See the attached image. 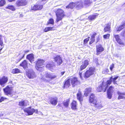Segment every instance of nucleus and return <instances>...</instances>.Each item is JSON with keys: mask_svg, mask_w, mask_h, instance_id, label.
Returning a JSON list of instances; mask_svg holds the SVG:
<instances>
[{"mask_svg": "<svg viewBox=\"0 0 125 125\" xmlns=\"http://www.w3.org/2000/svg\"><path fill=\"white\" fill-rule=\"evenodd\" d=\"M80 82L78 78L76 77H73L71 78H68L65 79L63 82L62 87L63 89H67L71 85L74 87L80 84Z\"/></svg>", "mask_w": 125, "mask_h": 125, "instance_id": "obj_1", "label": "nucleus"}, {"mask_svg": "<svg viewBox=\"0 0 125 125\" xmlns=\"http://www.w3.org/2000/svg\"><path fill=\"white\" fill-rule=\"evenodd\" d=\"M89 102L92 106L97 108H100L102 107V105L100 102L98 101L96 99L94 94H91L89 96Z\"/></svg>", "mask_w": 125, "mask_h": 125, "instance_id": "obj_2", "label": "nucleus"}, {"mask_svg": "<svg viewBox=\"0 0 125 125\" xmlns=\"http://www.w3.org/2000/svg\"><path fill=\"white\" fill-rule=\"evenodd\" d=\"M56 16L55 22H58L62 21L64 17L66 16V14L64 11L61 8H58L55 11Z\"/></svg>", "mask_w": 125, "mask_h": 125, "instance_id": "obj_3", "label": "nucleus"}, {"mask_svg": "<svg viewBox=\"0 0 125 125\" xmlns=\"http://www.w3.org/2000/svg\"><path fill=\"white\" fill-rule=\"evenodd\" d=\"M8 85L3 89L5 94L7 95H11L12 94L14 84L12 81H9L8 83Z\"/></svg>", "mask_w": 125, "mask_h": 125, "instance_id": "obj_4", "label": "nucleus"}, {"mask_svg": "<svg viewBox=\"0 0 125 125\" xmlns=\"http://www.w3.org/2000/svg\"><path fill=\"white\" fill-rule=\"evenodd\" d=\"M45 61L43 60L38 59L36 62L35 68L38 71L42 72L44 70Z\"/></svg>", "mask_w": 125, "mask_h": 125, "instance_id": "obj_5", "label": "nucleus"}, {"mask_svg": "<svg viewBox=\"0 0 125 125\" xmlns=\"http://www.w3.org/2000/svg\"><path fill=\"white\" fill-rule=\"evenodd\" d=\"M96 69L94 67H90L88 68L84 73L83 75V77L85 79H87L93 75Z\"/></svg>", "mask_w": 125, "mask_h": 125, "instance_id": "obj_6", "label": "nucleus"}, {"mask_svg": "<svg viewBox=\"0 0 125 125\" xmlns=\"http://www.w3.org/2000/svg\"><path fill=\"white\" fill-rule=\"evenodd\" d=\"M45 78L48 79H46L44 78H42V79L46 82H49L50 80H51L55 78L56 76L54 75H53L52 73H51L48 72H46L44 75Z\"/></svg>", "mask_w": 125, "mask_h": 125, "instance_id": "obj_7", "label": "nucleus"}, {"mask_svg": "<svg viewBox=\"0 0 125 125\" xmlns=\"http://www.w3.org/2000/svg\"><path fill=\"white\" fill-rule=\"evenodd\" d=\"M40 1L38 3L34 5L33 6H31V10L34 11L40 10H41L43 7V5L45 4V3H42V4H41Z\"/></svg>", "mask_w": 125, "mask_h": 125, "instance_id": "obj_8", "label": "nucleus"}, {"mask_svg": "<svg viewBox=\"0 0 125 125\" xmlns=\"http://www.w3.org/2000/svg\"><path fill=\"white\" fill-rule=\"evenodd\" d=\"M114 89V87L112 85L110 86L107 89V97L109 99H111L112 98Z\"/></svg>", "mask_w": 125, "mask_h": 125, "instance_id": "obj_9", "label": "nucleus"}, {"mask_svg": "<svg viewBox=\"0 0 125 125\" xmlns=\"http://www.w3.org/2000/svg\"><path fill=\"white\" fill-rule=\"evenodd\" d=\"M24 111L25 112L27 113L28 115H32L35 112L36 113H37L38 112L37 109H34L33 108H31V106L27 108L26 109H24Z\"/></svg>", "mask_w": 125, "mask_h": 125, "instance_id": "obj_10", "label": "nucleus"}, {"mask_svg": "<svg viewBox=\"0 0 125 125\" xmlns=\"http://www.w3.org/2000/svg\"><path fill=\"white\" fill-rule=\"evenodd\" d=\"M53 59L54 61L56 63L57 66H59L62 63V60L60 55H57L53 57Z\"/></svg>", "mask_w": 125, "mask_h": 125, "instance_id": "obj_11", "label": "nucleus"}, {"mask_svg": "<svg viewBox=\"0 0 125 125\" xmlns=\"http://www.w3.org/2000/svg\"><path fill=\"white\" fill-rule=\"evenodd\" d=\"M28 3L27 0H17L16 2L17 7L24 6L26 5Z\"/></svg>", "mask_w": 125, "mask_h": 125, "instance_id": "obj_12", "label": "nucleus"}, {"mask_svg": "<svg viewBox=\"0 0 125 125\" xmlns=\"http://www.w3.org/2000/svg\"><path fill=\"white\" fill-rule=\"evenodd\" d=\"M106 87V85L105 83L103 81L101 84H100L97 87L96 90L97 92H100L103 91L104 92H105L106 91H104V90Z\"/></svg>", "mask_w": 125, "mask_h": 125, "instance_id": "obj_13", "label": "nucleus"}, {"mask_svg": "<svg viewBox=\"0 0 125 125\" xmlns=\"http://www.w3.org/2000/svg\"><path fill=\"white\" fill-rule=\"evenodd\" d=\"M96 54L98 55L101 53L103 52L104 50V48L103 46L101 44H99L96 46Z\"/></svg>", "mask_w": 125, "mask_h": 125, "instance_id": "obj_14", "label": "nucleus"}, {"mask_svg": "<svg viewBox=\"0 0 125 125\" xmlns=\"http://www.w3.org/2000/svg\"><path fill=\"white\" fill-rule=\"evenodd\" d=\"M77 99L79 101L80 104L83 100V95L82 92L81 90H79L78 93L76 94Z\"/></svg>", "mask_w": 125, "mask_h": 125, "instance_id": "obj_15", "label": "nucleus"}, {"mask_svg": "<svg viewBox=\"0 0 125 125\" xmlns=\"http://www.w3.org/2000/svg\"><path fill=\"white\" fill-rule=\"evenodd\" d=\"M26 75L29 79H33L36 76L35 73L33 71L28 70L26 72Z\"/></svg>", "mask_w": 125, "mask_h": 125, "instance_id": "obj_16", "label": "nucleus"}, {"mask_svg": "<svg viewBox=\"0 0 125 125\" xmlns=\"http://www.w3.org/2000/svg\"><path fill=\"white\" fill-rule=\"evenodd\" d=\"M58 102V99L56 97H51L48 103L51 104L53 106H55L57 104Z\"/></svg>", "mask_w": 125, "mask_h": 125, "instance_id": "obj_17", "label": "nucleus"}, {"mask_svg": "<svg viewBox=\"0 0 125 125\" xmlns=\"http://www.w3.org/2000/svg\"><path fill=\"white\" fill-rule=\"evenodd\" d=\"M8 78L7 77L3 76L0 78V85L4 87L5 84L8 82Z\"/></svg>", "mask_w": 125, "mask_h": 125, "instance_id": "obj_18", "label": "nucleus"}, {"mask_svg": "<svg viewBox=\"0 0 125 125\" xmlns=\"http://www.w3.org/2000/svg\"><path fill=\"white\" fill-rule=\"evenodd\" d=\"M71 108L73 110L78 109V104L77 102L74 100H73L71 103Z\"/></svg>", "mask_w": 125, "mask_h": 125, "instance_id": "obj_19", "label": "nucleus"}, {"mask_svg": "<svg viewBox=\"0 0 125 125\" xmlns=\"http://www.w3.org/2000/svg\"><path fill=\"white\" fill-rule=\"evenodd\" d=\"M89 64V61L87 60H84L80 66V71H82L85 69Z\"/></svg>", "mask_w": 125, "mask_h": 125, "instance_id": "obj_20", "label": "nucleus"}, {"mask_svg": "<svg viewBox=\"0 0 125 125\" xmlns=\"http://www.w3.org/2000/svg\"><path fill=\"white\" fill-rule=\"evenodd\" d=\"M28 101L26 100H22L19 102L18 105L21 108H24L27 105Z\"/></svg>", "mask_w": 125, "mask_h": 125, "instance_id": "obj_21", "label": "nucleus"}, {"mask_svg": "<svg viewBox=\"0 0 125 125\" xmlns=\"http://www.w3.org/2000/svg\"><path fill=\"white\" fill-rule=\"evenodd\" d=\"M115 37L117 42L120 45H124V43L123 42L120 38L119 35L118 34L115 35H114Z\"/></svg>", "mask_w": 125, "mask_h": 125, "instance_id": "obj_22", "label": "nucleus"}, {"mask_svg": "<svg viewBox=\"0 0 125 125\" xmlns=\"http://www.w3.org/2000/svg\"><path fill=\"white\" fill-rule=\"evenodd\" d=\"M26 58L29 60L31 63H32L34 61V55L32 53L29 54L26 56Z\"/></svg>", "mask_w": 125, "mask_h": 125, "instance_id": "obj_23", "label": "nucleus"}, {"mask_svg": "<svg viewBox=\"0 0 125 125\" xmlns=\"http://www.w3.org/2000/svg\"><path fill=\"white\" fill-rule=\"evenodd\" d=\"M19 65L22 67L24 69H26L28 68V62L26 60H24L20 63Z\"/></svg>", "mask_w": 125, "mask_h": 125, "instance_id": "obj_24", "label": "nucleus"}, {"mask_svg": "<svg viewBox=\"0 0 125 125\" xmlns=\"http://www.w3.org/2000/svg\"><path fill=\"white\" fill-rule=\"evenodd\" d=\"M125 27V21L122 22V24L117 27L115 29L116 32H119L124 29Z\"/></svg>", "mask_w": 125, "mask_h": 125, "instance_id": "obj_25", "label": "nucleus"}, {"mask_svg": "<svg viewBox=\"0 0 125 125\" xmlns=\"http://www.w3.org/2000/svg\"><path fill=\"white\" fill-rule=\"evenodd\" d=\"M92 88L91 87H89L86 88L84 91V95L86 97L88 96L89 94L92 92Z\"/></svg>", "mask_w": 125, "mask_h": 125, "instance_id": "obj_26", "label": "nucleus"}, {"mask_svg": "<svg viewBox=\"0 0 125 125\" xmlns=\"http://www.w3.org/2000/svg\"><path fill=\"white\" fill-rule=\"evenodd\" d=\"M99 15V14L95 13V14L90 15L88 17V19L89 21H93L96 19Z\"/></svg>", "mask_w": 125, "mask_h": 125, "instance_id": "obj_27", "label": "nucleus"}, {"mask_svg": "<svg viewBox=\"0 0 125 125\" xmlns=\"http://www.w3.org/2000/svg\"><path fill=\"white\" fill-rule=\"evenodd\" d=\"M113 79V76H112L110 78L109 80H107L106 82V84H105L106 87L104 90V91H106V90L108 87V86L111 84L112 82V79Z\"/></svg>", "mask_w": 125, "mask_h": 125, "instance_id": "obj_28", "label": "nucleus"}, {"mask_svg": "<svg viewBox=\"0 0 125 125\" xmlns=\"http://www.w3.org/2000/svg\"><path fill=\"white\" fill-rule=\"evenodd\" d=\"M111 25L110 23H108L106 24L104 28V32H110Z\"/></svg>", "mask_w": 125, "mask_h": 125, "instance_id": "obj_29", "label": "nucleus"}, {"mask_svg": "<svg viewBox=\"0 0 125 125\" xmlns=\"http://www.w3.org/2000/svg\"><path fill=\"white\" fill-rule=\"evenodd\" d=\"M117 94L118 95L117 98L118 99H125V93H121L119 91H118Z\"/></svg>", "mask_w": 125, "mask_h": 125, "instance_id": "obj_30", "label": "nucleus"}, {"mask_svg": "<svg viewBox=\"0 0 125 125\" xmlns=\"http://www.w3.org/2000/svg\"><path fill=\"white\" fill-rule=\"evenodd\" d=\"M70 102V98L66 100H64L63 103V105L66 107H68L69 105Z\"/></svg>", "mask_w": 125, "mask_h": 125, "instance_id": "obj_31", "label": "nucleus"}, {"mask_svg": "<svg viewBox=\"0 0 125 125\" xmlns=\"http://www.w3.org/2000/svg\"><path fill=\"white\" fill-rule=\"evenodd\" d=\"M74 3L73 2H70L69 4L66 7V8L73 9L74 7Z\"/></svg>", "mask_w": 125, "mask_h": 125, "instance_id": "obj_32", "label": "nucleus"}, {"mask_svg": "<svg viewBox=\"0 0 125 125\" xmlns=\"http://www.w3.org/2000/svg\"><path fill=\"white\" fill-rule=\"evenodd\" d=\"M5 8L11 10L12 11H14L16 10L14 6L12 5H8Z\"/></svg>", "mask_w": 125, "mask_h": 125, "instance_id": "obj_33", "label": "nucleus"}, {"mask_svg": "<svg viewBox=\"0 0 125 125\" xmlns=\"http://www.w3.org/2000/svg\"><path fill=\"white\" fill-rule=\"evenodd\" d=\"M21 73L20 70L17 68H15L12 70L11 73L13 74H17Z\"/></svg>", "mask_w": 125, "mask_h": 125, "instance_id": "obj_34", "label": "nucleus"}, {"mask_svg": "<svg viewBox=\"0 0 125 125\" xmlns=\"http://www.w3.org/2000/svg\"><path fill=\"white\" fill-rule=\"evenodd\" d=\"M53 27H45L43 31L44 32H46L50 31H54V29H53Z\"/></svg>", "mask_w": 125, "mask_h": 125, "instance_id": "obj_35", "label": "nucleus"}, {"mask_svg": "<svg viewBox=\"0 0 125 125\" xmlns=\"http://www.w3.org/2000/svg\"><path fill=\"white\" fill-rule=\"evenodd\" d=\"M83 7V2H80L75 6V8L77 10Z\"/></svg>", "mask_w": 125, "mask_h": 125, "instance_id": "obj_36", "label": "nucleus"}, {"mask_svg": "<svg viewBox=\"0 0 125 125\" xmlns=\"http://www.w3.org/2000/svg\"><path fill=\"white\" fill-rule=\"evenodd\" d=\"M84 2V5L85 6H88L92 3V1L90 0H85Z\"/></svg>", "mask_w": 125, "mask_h": 125, "instance_id": "obj_37", "label": "nucleus"}, {"mask_svg": "<svg viewBox=\"0 0 125 125\" xmlns=\"http://www.w3.org/2000/svg\"><path fill=\"white\" fill-rule=\"evenodd\" d=\"M52 62V64L50 63H47L46 65V67L48 68H51L54 66L53 64L54 63L53 62Z\"/></svg>", "mask_w": 125, "mask_h": 125, "instance_id": "obj_38", "label": "nucleus"}, {"mask_svg": "<svg viewBox=\"0 0 125 125\" xmlns=\"http://www.w3.org/2000/svg\"><path fill=\"white\" fill-rule=\"evenodd\" d=\"M50 24L53 25L54 24V21L52 18H50L48 21L47 25H48Z\"/></svg>", "mask_w": 125, "mask_h": 125, "instance_id": "obj_39", "label": "nucleus"}, {"mask_svg": "<svg viewBox=\"0 0 125 125\" xmlns=\"http://www.w3.org/2000/svg\"><path fill=\"white\" fill-rule=\"evenodd\" d=\"M6 3L5 0H0V7L3 6Z\"/></svg>", "mask_w": 125, "mask_h": 125, "instance_id": "obj_40", "label": "nucleus"}, {"mask_svg": "<svg viewBox=\"0 0 125 125\" xmlns=\"http://www.w3.org/2000/svg\"><path fill=\"white\" fill-rule=\"evenodd\" d=\"M90 39V37H88L87 38L84 39L83 41V44L84 45L87 43L89 41Z\"/></svg>", "mask_w": 125, "mask_h": 125, "instance_id": "obj_41", "label": "nucleus"}, {"mask_svg": "<svg viewBox=\"0 0 125 125\" xmlns=\"http://www.w3.org/2000/svg\"><path fill=\"white\" fill-rule=\"evenodd\" d=\"M118 76H117L113 78L112 81L113 82V83L114 84H117V81H116V80L118 78Z\"/></svg>", "mask_w": 125, "mask_h": 125, "instance_id": "obj_42", "label": "nucleus"}, {"mask_svg": "<svg viewBox=\"0 0 125 125\" xmlns=\"http://www.w3.org/2000/svg\"><path fill=\"white\" fill-rule=\"evenodd\" d=\"M110 36V34H107L104 35L103 36V38L104 39H108L109 38Z\"/></svg>", "mask_w": 125, "mask_h": 125, "instance_id": "obj_43", "label": "nucleus"}, {"mask_svg": "<svg viewBox=\"0 0 125 125\" xmlns=\"http://www.w3.org/2000/svg\"><path fill=\"white\" fill-rule=\"evenodd\" d=\"M97 33L95 32H94L92 35L91 36V38L94 39H95V36L97 35Z\"/></svg>", "mask_w": 125, "mask_h": 125, "instance_id": "obj_44", "label": "nucleus"}, {"mask_svg": "<svg viewBox=\"0 0 125 125\" xmlns=\"http://www.w3.org/2000/svg\"><path fill=\"white\" fill-rule=\"evenodd\" d=\"M95 41V39H94L92 38H90V41L89 42V44L91 45Z\"/></svg>", "mask_w": 125, "mask_h": 125, "instance_id": "obj_45", "label": "nucleus"}, {"mask_svg": "<svg viewBox=\"0 0 125 125\" xmlns=\"http://www.w3.org/2000/svg\"><path fill=\"white\" fill-rule=\"evenodd\" d=\"M6 99L7 98H6L0 95V103L3 101L4 100Z\"/></svg>", "mask_w": 125, "mask_h": 125, "instance_id": "obj_46", "label": "nucleus"}, {"mask_svg": "<svg viewBox=\"0 0 125 125\" xmlns=\"http://www.w3.org/2000/svg\"><path fill=\"white\" fill-rule=\"evenodd\" d=\"M114 67V65L113 63H112V64L110 65V69L111 71H112L113 70V69Z\"/></svg>", "mask_w": 125, "mask_h": 125, "instance_id": "obj_47", "label": "nucleus"}, {"mask_svg": "<svg viewBox=\"0 0 125 125\" xmlns=\"http://www.w3.org/2000/svg\"><path fill=\"white\" fill-rule=\"evenodd\" d=\"M121 35L123 37L125 38V31H123L122 32Z\"/></svg>", "mask_w": 125, "mask_h": 125, "instance_id": "obj_48", "label": "nucleus"}, {"mask_svg": "<svg viewBox=\"0 0 125 125\" xmlns=\"http://www.w3.org/2000/svg\"><path fill=\"white\" fill-rule=\"evenodd\" d=\"M48 1V0H42L40 1V3H41V2L42 1L45 2L43 3H45H45L47 2Z\"/></svg>", "mask_w": 125, "mask_h": 125, "instance_id": "obj_49", "label": "nucleus"}, {"mask_svg": "<svg viewBox=\"0 0 125 125\" xmlns=\"http://www.w3.org/2000/svg\"><path fill=\"white\" fill-rule=\"evenodd\" d=\"M3 42L1 39V38H0V45L1 46H2L3 45Z\"/></svg>", "mask_w": 125, "mask_h": 125, "instance_id": "obj_50", "label": "nucleus"}, {"mask_svg": "<svg viewBox=\"0 0 125 125\" xmlns=\"http://www.w3.org/2000/svg\"><path fill=\"white\" fill-rule=\"evenodd\" d=\"M23 16L24 15L23 14V13H22L20 14L19 17L20 18H21L23 17Z\"/></svg>", "mask_w": 125, "mask_h": 125, "instance_id": "obj_51", "label": "nucleus"}, {"mask_svg": "<svg viewBox=\"0 0 125 125\" xmlns=\"http://www.w3.org/2000/svg\"><path fill=\"white\" fill-rule=\"evenodd\" d=\"M100 40V38L99 37H97L96 38V43L97 42Z\"/></svg>", "mask_w": 125, "mask_h": 125, "instance_id": "obj_52", "label": "nucleus"}, {"mask_svg": "<svg viewBox=\"0 0 125 125\" xmlns=\"http://www.w3.org/2000/svg\"><path fill=\"white\" fill-rule=\"evenodd\" d=\"M25 56V54H23L22 56L20 58L19 60H21L24 58Z\"/></svg>", "mask_w": 125, "mask_h": 125, "instance_id": "obj_53", "label": "nucleus"}, {"mask_svg": "<svg viewBox=\"0 0 125 125\" xmlns=\"http://www.w3.org/2000/svg\"><path fill=\"white\" fill-rule=\"evenodd\" d=\"M15 0H7L8 1L10 2L14 1Z\"/></svg>", "mask_w": 125, "mask_h": 125, "instance_id": "obj_54", "label": "nucleus"}, {"mask_svg": "<svg viewBox=\"0 0 125 125\" xmlns=\"http://www.w3.org/2000/svg\"><path fill=\"white\" fill-rule=\"evenodd\" d=\"M65 73V71H64V72H62L61 73V75H63L64 74V73Z\"/></svg>", "mask_w": 125, "mask_h": 125, "instance_id": "obj_55", "label": "nucleus"}, {"mask_svg": "<svg viewBox=\"0 0 125 125\" xmlns=\"http://www.w3.org/2000/svg\"><path fill=\"white\" fill-rule=\"evenodd\" d=\"M57 106L58 107H60V106H61V104H58L57 105Z\"/></svg>", "mask_w": 125, "mask_h": 125, "instance_id": "obj_56", "label": "nucleus"}, {"mask_svg": "<svg viewBox=\"0 0 125 125\" xmlns=\"http://www.w3.org/2000/svg\"><path fill=\"white\" fill-rule=\"evenodd\" d=\"M29 52V50H27L24 52L25 53L28 52Z\"/></svg>", "mask_w": 125, "mask_h": 125, "instance_id": "obj_57", "label": "nucleus"}, {"mask_svg": "<svg viewBox=\"0 0 125 125\" xmlns=\"http://www.w3.org/2000/svg\"><path fill=\"white\" fill-rule=\"evenodd\" d=\"M3 48V47L0 48V54L1 53L0 52L2 50Z\"/></svg>", "mask_w": 125, "mask_h": 125, "instance_id": "obj_58", "label": "nucleus"}, {"mask_svg": "<svg viewBox=\"0 0 125 125\" xmlns=\"http://www.w3.org/2000/svg\"><path fill=\"white\" fill-rule=\"evenodd\" d=\"M82 73H80L79 74L80 76L81 77L82 76Z\"/></svg>", "mask_w": 125, "mask_h": 125, "instance_id": "obj_59", "label": "nucleus"}, {"mask_svg": "<svg viewBox=\"0 0 125 125\" xmlns=\"http://www.w3.org/2000/svg\"><path fill=\"white\" fill-rule=\"evenodd\" d=\"M97 60H98V59H97Z\"/></svg>", "mask_w": 125, "mask_h": 125, "instance_id": "obj_60", "label": "nucleus"}]
</instances>
